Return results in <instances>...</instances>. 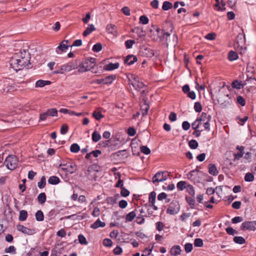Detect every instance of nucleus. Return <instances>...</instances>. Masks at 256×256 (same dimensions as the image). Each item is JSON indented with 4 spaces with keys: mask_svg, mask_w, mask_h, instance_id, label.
<instances>
[{
    "mask_svg": "<svg viewBox=\"0 0 256 256\" xmlns=\"http://www.w3.org/2000/svg\"><path fill=\"white\" fill-rule=\"evenodd\" d=\"M166 172H158L152 178V182L155 184L156 182H160L166 180L168 178L166 174Z\"/></svg>",
    "mask_w": 256,
    "mask_h": 256,
    "instance_id": "obj_7",
    "label": "nucleus"
},
{
    "mask_svg": "<svg viewBox=\"0 0 256 256\" xmlns=\"http://www.w3.org/2000/svg\"><path fill=\"white\" fill-rule=\"evenodd\" d=\"M201 124V123L198 121V120L196 119V121H194L192 124V128L194 130H196L197 128H198L199 127V126Z\"/></svg>",
    "mask_w": 256,
    "mask_h": 256,
    "instance_id": "obj_64",
    "label": "nucleus"
},
{
    "mask_svg": "<svg viewBox=\"0 0 256 256\" xmlns=\"http://www.w3.org/2000/svg\"><path fill=\"white\" fill-rule=\"evenodd\" d=\"M105 226V222H102L100 220V219H98L91 225L90 228L94 229H96L99 227L103 228Z\"/></svg>",
    "mask_w": 256,
    "mask_h": 256,
    "instance_id": "obj_18",
    "label": "nucleus"
},
{
    "mask_svg": "<svg viewBox=\"0 0 256 256\" xmlns=\"http://www.w3.org/2000/svg\"><path fill=\"white\" fill-rule=\"evenodd\" d=\"M208 118L207 114L206 112H203L202 113L201 116L200 118H197L198 120L200 123L202 122H205Z\"/></svg>",
    "mask_w": 256,
    "mask_h": 256,
    "instance_id": "obj_45",
    "label": "nucleus"
},
{
    "mask_svg": "<svg viewBox=\"0 0 256 256\" xmlns=\"http://www.w3.org/2000/svg\"><path fill=\"white\" fill-rule=\"evenodd\" d=\"M68 126L66 124H64L60 128V133L62 134H65L67 133L68 131Z\"/></svg>",
    "mask_w": 256,
    "mask_h": 256,
    "instance_id": "obj_50",
    "label": "nucleus"
},
{
    "mask_svg": "<svg viewBox=\"0 0 256 256\" xmlns=\"http://www.w3.org/2000/svg\"><path fill=\"white\" fill-rule=\"evenodd\" d=\"M76 165L74 163H68L66 168H63V170L70 174L74 173L76 170Z\"/></svg>",
    "mask_w": 256,
    "mask_h": 256,
    "instance_id": "obj_15",
    "label": "nucleus"
},
{
    "mask_svg": "<svg viewBox=\"0 0 256 256\" xmlns=\"http://www.w3.org/2000/svg\"><path fill=\"white\" fill-rule=\"evenodd\" d=\"M51 82L48 80H38L36 83V87L42 88L46 85L50 84Z\"/></svg>",
    "mask_w": 256,
    "mask_h": 256,
    "instance_id": "obj_23",
    "label": "nucleus"
},
{
    "mask_svg": "<svg viewBox=\"0 0 256 256\" xmlns=\"http://www.w3.org/2000/svg\"><path fill=\"white\" fill-rule=\"evenodd\" d=\"M246 84V83L243 84L242 81L237 80H234L232 84V88L238 90L243 88Z\"/></svg>",
    "mask_w": 256,
    "mask_h": 256,
    "instance_id": "obj_14",
    "label": "nucleus"
},
{
    "mask_svg": "<svg viewBox=\"0 0 256 256\" xmlns=\"http://www.w3.org/2000/svg\"><path fill=\"white\" fill-rule=\"evenodd\" d=\"M134 43V40H129L125 42V46L127 48L129 49L132 48V45Z\"/></svg>",
    "mask_w": 256,
    "mask_h": 256,
    "instance_id": "obj_56",
    "label": "nucleus"
},
{
    "mask_svg": "<svg viewBox=\"0 0 256 256\" xmlns=\"http://www.w3.org/2000/svg\"><path fill=\"white\" fill-rule=\"evenodd\" d=\"M181 252L180 248L179 246H174L172 247L170 250V254L172 256L180 254Z\"/></svg>",
    "mask_w": 256,
    "mask_h": 256,
    "instance_id": "obj_24",
    "label": "nucleus"
},
{
    "mask_svg": "<svg viewBox=\"0 0 256 256\" xmlns=\"http://www.w3.org/2000/svg\"><path fill=\"white\" fill-rule=\"evenodd\" d=\"M92 116L96 120H100L104 117V116L100 112L94 111L92 114Z\"/></svg>",
    "mask_w": 256,
    "mask_h": 256,
    "instance_id": "obj_41",
    "label": "nucleus"
},
{
    "mask_svg": "<svg viewBox=\"0 0 256 256\" xmlns=\"http://www.w3.org/2000/svg\"><path fill=\"white\" fill-rule=\"evenodd\" d=\"M186 190L187 192L192 196H194V189L193 188V186L190 185V184H189L188 186H186Z\"/></svg>",
    "mask_w": 256,
    "mask_h": 256,
    "instance_id": "obj_59",
    "label": "nucleus"
},
{
    "mask_svg": "<svg viewBox=\"0 0 256 256\" xmlns=\"http://www.w3.org/2000/svg\"><path fill=\"white\" fill-rule=\"evenodd\" d=\"M242 220L243 218L242 216H238L232 218V221L233 224H238L242 222Z\"/></svg>",
    "mask_w": 256,
    "mask_h": 256,
    "instance_id": "obj_57",
    "label": "nucleus"
},
{
    "mask_svg": "<svg viewBox=\"0 0 256 256\" xmlns=\"http://www.w3.org/2000/svg\"><path fill=\"white\" fill-rule=\"evenodd\" d=\"M234 242L237 244H242L246 243L244 238L240 236H236L233 239Z\"/></svg>",
    "mask_w": 256,
    "mask_h": 256,
    "instance_id": "obj_25",
    "label": "nucleus"
},
{
    "mask_svg": "<svg viewBox=\"0 0 256 256\" xmlns=\"http://www.w3.org/2000/svg\"><path fill=\"white\" fill-rule=\"evenodd\" d=\"M16 228L18 231L21 232L24 234L32 235L35 233V230L34 229L28 228L23 225L18 224L17 225Z\"/></svg>",
    "mask_w": 256,
    "mask_h": 256,
    "instance_id": "obj_10",
    "label": "nucleus"
},
{
    "mask_svg": "<svg viewBox=\"0 0 256 256\" xmlns=\"http://www.w3.org/2000/svg\"><path fill=\"white\" fill-rule=\"evenodd\" d=\"M194 245L196 247H201L203 245L202 240L200 238H196L194 242Z\"/></svg>",
    "mask_w": 256,
    "mask_h": 256,
    "instance_id": "obj_52",
    "label": "nucleus"
},
{
    "mask_svg": "<svg viewBox=\"0 0 256 256\" xmlns=\"http://www.w3.org/2000/svg\"><path fill=\"white\" fill-rule=\"evenodd\" d=\"M241 230L254 231L256 230V220L246 221L243 222L240 227Z\"/></svg>",
    "mask_w": 256,
    "mask_h": 256,
    "instance_id": "obj_5",
    "label": "nucleus"
},
{
    "mask_svg": "<svg viewBox=\"0 0 256 256\" xmlns=\"http://www.w3.org/2000/svg\"><path fill=\"white\" fill-rule=\"evenodd\" d=\"M80 150V148L77 144H73L71 145L70 150L72 152H78Z\"/></svg>",
    "mask_w": 256,
    "mask_h": 256,
    "instance_id": "obj_39",
    "label": "nucleus"
},
{
    "mask_svg": "<svg viewBox=\"0 0 256 256\" xmlns=\"http://www.w3.org/2000/svg\"><path fill=\"white\" fill-rule=\"evenodd\" d=\"M212 85L214 87L209 92V94H210L211 98L216 104L218 100L222 101V99L230 96L229 86L226 85L225 82H221L220 78H218L212 82Z\"/></svg>",
    "mask_w": 256,
    "mask_h": 256,
    "instance_id": "obj_1",
    "label": "nucleus"
},
{
    "mask_svg": "<svg viewBox=\"0 0 256 256\" xmlns=\"http://www.w3.org/2000/svg\"><path fill=\"white\" fill-rule=\"evenodd\" d=\"M96 30V28L94 24H90L88 26L86 30L83 32V36H86L90 34L92 32Z\"/></svg>",
    "mask_w": 256,
    "mask_h": 256,
    "instance_id": "obj_19",
    "label": "nucleus"
},
{
    "mask_svg": "<svg viewBox=\"0 0 256 256\" xmlns=\"http://www.w3.org/2000/svg\"><path fill=\"white\" fill-rule=\"evenodd\" d=\"M148 18L146 16H142L140 18V22L143 24H146L148 22Z\"/></svg>",
    "mask_w": 256,
    "mask_h": 256,
    "instance_id": "obj_49",
    "label": "nucleus"
},
{
    "mask_svg": "<svg viewBox=\"0 0 256 256\" xmlns=\"http://www.w3.org/2000/svg\"><path fill=\"white\" fill-rule=\"evenodd\" d=\"M121 190H121L120 194H121L122 196L124 197H126V196H129L130 192L127 189H126L124 187L121 188Z\"/></svg>",
    "mask_w": 256,
    "mask_h": 256,
    "instance_id": "obj_53",
    "label": "nucleus"
},
{
    "mask_svg": "<svg viewBox=\"0 0 256 256\" xmlns=\"http://www.w3.org/2000/svg\"><path fill=\"white\" fill-rule=\"evenodd\" d=\"M116 200H117L116 198H113V197H108V198H107L106 200L108 204H112V205L116 203Z\"/></svg>",
    "mask_w": 256,
    "mask_h": 256,
    "instance_id": "obj_51",
    "label": "nucleus"
},
{
    "mask_svg": "<svg viewBox=\"0 0 256 256\" xmlns=\"http://www.w3.org/2000/svg\"><path fill=\"white\" fill-rule=\"evenodd\" d=\"M138 60L137 58L134 55H128L124 60V63L128 65H132Z\"/></svg>",
    "mask_w": 256,
    "mask_h": 256,
    "instance_id": "obj_12",
    "label": "nucleus"
},
{
    "mask_svg": "<svg viewBox=\"0 0 256 256\" xmlns=\"http://www.w3.org/2000/svg\"><path fill=\"white\" fill-rule=\"evenodd\" d=\"M186 182L184 181L179 182H178L176 185L178 189L180 190H183L184 188H186Z\"/></svg>",
    "mask_w": 256,
    "mask_h": 256,
    "instance_id": "obj_42",
    "label": "nucleus"
},
{
    "mask_svg": "<svg viewBox=\"0 0 256 256\" xmlns=\"http://www.w3.org/2000/svg\"><path fill=\"white\" fill-rule=\"evenodd\" d=\"M254 177L252 173L248 172L244 176V180L247 182H252L254 180Z\"/></svg>",
    "mask_w": 256,
    "mask_h": 256,
    "instance_id": "obj_33",
    "label": "nucleus"
},
{
    "mask_svg": "<svg viewBox=\"0 0 256 256\" xmlns=\"http://www.w3.org/2000/svg\"><path fill=\"white\" fill-rule=\"evenodd\" d=\"M4 252L6 253H13L15 254H16V249L14 246H10L8 248H6Z\"/></svg>",
    "mask_w": 256,
    "mask_h": 256,
    "instance_id": "obj_48",
    "label": "nucleus"
},
{
    "mask_svg": "<svg viewBox=\"0 0 256 256\" xmlns=\"http://www.w3.org/2000/svg\"><path fill=\"white\" fill-rule=\"evenodd\" d=\"M116 76L115 75H110L106 76L104 79L105 84H110L112 81L115 80Z\"/></svg>",
    "mask_w": 256,
    "mask_h": 256,
    "instance_id": "obj_30",
    "label": "nucleus"
},
{
    "mask_svg": "<svg viewBox=\"0 0 256 256\" xmlns=\"http://www.w3.org/2000/svg\"><path fill=\"white\" fill-rule=\"evenodd\" d=\"M58 114V110L55 108L48 109L46 112L41 114L40 116V119L41 120H44L46 119L47 116H56Z\"/></svg>",
    "mask_w": 256,
    "mask_h": 256,
    "instance_id": "obj_8",
    "label": "nucleus"
},
{
    "mask_svg": "<svg viewBox=\"0 0 256 256\" xmlns=\"http://www.w3.org/2000/svg\"><path fill=\"white\" fill-rule=\"evenodd\" d=\"M226 233L230 236H234L238 234V232L234 230L232 227L228 226L226 228Z\"/></svg>",
    "mask_w": 256,
    "mask_h": 256,
    "instance_id": "obj_38",
    "label": "nucleus"
},
{
    "mask_svg": "<svg viewBox=\"0 0 256 256\" xmlns=\"http://www.w3.org/2000/svg\"><path fill=\"white\" fill-rule=\"evenodd\" d=\"M36 218V220L41 222L44 219V214L40 210H38L35 214Z\"/></svg>",
    "mask_w": 256,
    "mask_h": 256,
    "instance_id": "obj_35",
    "label": "nucleus"
},
{
    "mask_svg": "<svg viewBox=\"0 0 256 256\" xmlns=\"http://www.w3.org/2000/svg\"><path fill=\"white\" fill-rule=\"evenodd\" d=\"M237 102L238 104H240L242 106L246 105L245 99L241 96H238L236 98Z\"/></svg>",
    "mask_w": 256,
    "mask_h": 256,
    "instance_id": "obj_44",
    "label": "nucleus"
},
{
    "mask_svg": "<svg viewBox=\"0 0 256 256\" xmlns=\"http://www.w3.org/2000/svg\"><path fill=\"white\" fill-rule=\"evenodd\" d=\"M95 60V58H91L84 60L81 63L78 61V72H84L90 70L94 66Z\"/></svg>",
    "mask_w": 256,
    "mask_h": 256,
    "instance_id": "obj_3",
    "label": "nucleus"
},
{
    "mask_svg": "<svg viewBox=\"0 0 256 256\" xmlns=\"http://www.w3.org/2000/svg\"><path fill=\"white\" fill-rule=\"evenodd\" d=\"M140 151L142 152L145 154H148L150 153V149L147 147L146 146H141L140 148Z\"/></svg>",
    "mask_w": 256,
    "mask_h": 256,
    "instance_id": "obj_47",
    "label": "nucleus"
},
{
    "mask_svg": "<svg viewBox=\"0 0 256 256\" xmlns=\"http://www.w3.org/2000/svg\"><path fill=\"white\" fill-rule=\"evenodd\" d=\"M78 68V60H76L74 62H70L68 64H64L61 66V70H64L68 72L72 70L76 69Z\"/></svg>",
    "mask_w": 256,
    "mask_h": 256,
    "instance_id": "obj_6",
    "label": "nucleus"
},
{
    "mask_svg": "<svg viewBox=\"0 0 256 256\" xmlns=\"http://www.w3.org/2000/svg\"><path fill=\"white\" fill-rule=\"evenodd\" d=\"M92 214L94 217L98 216L100 214V208L98 207L94 208Z\"/></svg>",
    "mask_w": 256,
    "mask_h": 256,
    "instance_id": "obj_62",
    "label": "nucleus"
},
{
    "mask_svg": "<svg viewBox=\"0 0 256 256\" xmlns=\"http://www.w3.org/2000/svg\"><path fill=\"white\" fill-rule=\"evenodd\" d=\"M218 172L214 164H209V174L213 176H217Z\"/></svg>",
    "mask_w": 256,
    "mask_h": 256,
    "instance_id": "obj_21",
    "label": "nucleus"
},
{
    "mask_svg": "<svg viewBox=\"0 0 256 256\" xmlns=\"http://www.w3.org/2000/svg\"><path fill=\"white\" fill-rule=\"evenodd\" d=\"M132 77H133V81L132 82V84L136 90H140L144 86V84L138 80V77L136 76H132Z\"/></svg>",
    "mask_w": 256,
    "mask_h": 256,
    "instance_id": "obj_11",
    "label": "nucleus"
},
{
    "mask_svg": "<svg viewBox=\"0 0 256 256\" xmlns=\"http://www.w3.org/2000/svg\"><path fill=\"white\" fill-rule=\"evenodd\" d=\"M28 217V212L26 210H22L20 212L18 220L20 221L25 220Z\"/></svg>",
    "mask_w": 256,
    "mask_h": 256,
    "instance_id": "obj_29",
    "label": "nucleus"
},
{
    "mask_svg": "<svg viewBox=\"0 0 256 256\" xmlns=\"http://www.w3.org/2000/svg\"><path fill=\"white\" fill-rule=\"evenodd\" d=\"M216 104H219L220 107L222 108H228L232 103V99L230 96H229L222 99V101L218 100Z\"/></svg>",
    "mask_w": 256,
    "mask_h": 256,
    "instance_id": "obj_9",
    "label": "nucleus"
},
{
    "mask_svg": "<svg viewBox=\"0 0 256 256\" xmlns=\"http://www.w3.org/2000/svg\"><path fill=\"white\" fill-rule=\"evenodd\" d=\"M46 197L44 192L40 193V194H38V201L41 204H43L46 202Z\"/></svg>",
    "mask_w": 256,
    "mask_h": 256,
    "instance_id": "obj_32",
    "label": "nucleus"
},
{
    "mask_svg": "<svg viewBox=\"0 0 256 256\" xmlns=\"http://www.w3.org/2000/svg\"><path fill=\"white\" fill-rule=\"evenodd\" d=\"M238 58V54L234 50H230L228 53V59L230 61H234Z\"/></svg>",
    "mask_w": 256,
    "mask_h": 256,
    "instance_id": "obj_17",
    "label": "nucleus"
},
{
    "mask_svg": "<svg viewBox=\"0 0 256 256\" xmlns=\"http://www.w3.org/2000/svg\"><path fill=\"white\" fill-rule=\"evenodd\" d=\"M185 251L187 252H190L192 250V244L190 243H186L184 246Z\"/></svg>",
    "mask_w": 256,
    "mask_h": 256,
    "instance_id": "obj_55",
    "label": "nucleus"
},
{
    "mask_svg": "<svg viewBox=\"0 0 256 256\" xmlns=\"http://www.w3.org/2000/svg\"><path fill=\"white\" fill-rule=\"evenodd\" d=\"M143 53L148 58H152L154 54V50L148 48H144Z\"/></svg>",
    "mask_w": 256,
    "mask_h": 256,
    "instance_id": "obj_37",
    "label": "nucleus"
},
{
    "mask_svg": "<svg viewBox=\"0 0 256 256\" xmlns=\"http://www.w3.org/2000/svg\"><path fill=\"white\" fill-rule=\"evenodd\" d=\"M172 8V4L170 2L165 1L164 2L162 6V9L164 10H168L170 9H171Z\"/></svg>",
    "mask_w": 256,
    "mask_h": 256,
    "instance_id": "obj_34",
    "label": "nucleus"
},
{
    "mask_svg": "<svg viewBox=\"0 0 256 256\" xmlns=\"http://www.w3.org/2000/svg\"><path fill=\"white\" fill-rule=\"evenodd\" d=\"M175 206H176V203L172 202L167 209V212L172 215L176 214L178 210L174 208Z\"/></svg>",
    "mask_w": 256,
    "mask_h": 256,
    "instance_id": "obj_22",
    "label": "nucleus"
},
{
    "mask_svg": "<svg viewBox=\"0 0 256 256\" xmlns=\"http://www.w3.org/2000/svg\"><path fill=\"white\" fill-rule=\"evenodd\" d=\"M106 29L107 32L110 34L115 35L118 33L116 27L113 24H110L108 25Z\"/></svg>",
    "mask_w": 256,
    "mask_h": 256,
    "instance_id": "obj_16",
    "label": "nucleus"
},
{
    "mask_svg": "<svg viewBox=\"0 0 256 256\" xmlns=\"http://www.w3.org/2000/svg\"><path fill=\"white\" fill-rule=\"evenodd\" d=\"M188 145L192 149H196L198 146V142L196 140H192L189 142Z\"/></svg>",
    "mask_w": 256,
    "mask_h": 256,
    "instance_id": "obj_43",
    "label": "nucleus"
},
{
    "mask_svg": "<svg viewBox=\"0 0 256 256\" xmlns=\"http://www.w3.org/2000/svg\"><path fill=\"white\" fill-rule=\"evenodd\" d=\"M102 44L100 43L95 44L92 48V50L94 52H99L102 49Z\"/></svg>",
    "mask_w": 256,
    "mask_h": 256,
    "instance_id": "obj_46",
    "label": "nucleus"
},
{
    "mask_svg": "<svg viewBox=\"0 0 256 256\" xmlns=\"http://www.w3.org/2000/svg\"><path fill=\"white\" fill-rule=\"evenodd\" d=\"M136 216V210L126 214V222H132Z\"/></svg>",
    "mask_w": 256,
    "mask_h": 256,
    "instance_id": "obj_27",
    "label": "nucleus"
},
{
    "mask_svg": "<svg viewBox=\"0 0 256 256\" xmlns=\"http://www.w3.org/2000/svg\"><path fill=\"white\" fill-rule=\"evenodd\" d=\"M118 67L119 64L118 62L114 64L110 63L104 66V69L106 70H112L118 68Z\"/></svg>",
    "mask_w": 256,
    "mask_h": 256,
    "instance_id": "obj_20",
    "label": "nucleus"
},
{
    "mask_svg": "<svg viewBox=\"0 0 256 256\" xmlns=\"http://www.w3.org/2000/svg\"><path fill=\"white\" fill-rule=\"evenodd\" d=\"M56 234L58 236L64 238L66 236V232L64 229L62 228L57 232Z\"/></svg>",
    "mask_w": 256,
    "mask_h": 256,
    "instance_id": "obj_63",
    "label": "nucleus"
},
{
    "mask_svg": "<svg viewBox=\"0 0 256 256\" xmlns=\"http://www.w3.org/2000/svg\"><path fill=\"white\" fill-rule=\"evenodd\" d=\"M60 182V178L56 176H52L49 178L48 180V183L51 184H58Z\"/></svg>",
    "mask_w": 256,
    "mask_h": 256,
    "instance_id": "obj_28",
    "label": "nucleus"
},
{
    "mask_svg": "<svg viewBox=\"0 0 256 256\" xmlns=\"http://www.w3.org/2000/svg\"><path fill=\"white\" fill-rule=\"evenodd\" d=\"M149 108V106L146 102L141 106L142 114L143 116L147 114Z\"/></svg>",
    "mask_w": 256,
    "mask_h": 256,
    "instance_id": "obj_31",
    "label": "nucleus"
},
{
    "mask_svg": "<svg viewBox=\"0 0 256 256\" xmlns=\"http://www.w3.org/2000/svg\"><path fill=\"white\" fill-rule=\"evenodd\" d=\"M30 54L26 50H23L18 53L15 54L10 60L11 67L18 71L23 69L30 64Z\"/></svg>",
    "mask_w": 256,
    "mask_h": 256,
    "instance_id": "obj_2",
    "label": "nucleus"
},
{
    "mask_svg": "<svg viewBox=\"0 0 256 256\" xmlns=\"http://www.w3.org/2000/svg\"><path fill=\"white\" fill-rule=\"evenodd\" d=\"M5 163L8 168L9 170H13L15 169L18 164L16 157L14 156H9L6 158Z\"/></svg>",
    "mask_w": 256,
    "mask_h": 256,
    "instance_id": "obj_4",
    "label": "nucleus"
},
{
    "mask_svg": "<svg viewBox=\"0 0 256 256\" xmlns=\"http://www.w3.org/2000/svg\"><path fill=\"white\" fill-rule=\"evenodd\" d=\"M101 139L100 134L96 131H94L92 134V140L94 142H97Z\"/></svg>",
    "mask_w": 256,
    "mask_h": 256,
    "instance_id": "obj_36",
    "label": "nucleus"
},
{
    "mask_svg": "<svg viewBox=\"0 0 256 256\" xmlns=\"http://www.w3.org/2000/svg\"><path fill=\"white\" fill-rule=\"evenodd\" d=\"M240 201H235L232 204V206L233 208L238 210L240 208Z\"/></svg>",
    "mask_w": 256,
    "mask_h": 256,
    "instance_id": "obj_60",
    "label": "nucleus"
},
{
    "mask_svg": "<svg viewBox=\"0 0 256 256\" xmlns=\"http://www.w3.org/2000/svg\"><path fill=\"white\" fill-rule=\"evenodd\" d=\"M78 241L80 244H87V241L86 240V238L83 235L80 234L78 236Z\"/></svg>",
    "mask_w": 256,
    "mask_h": 256,
    "instance_id": "obj_54",
    "label": "nucleus"
},
{
    "mask_svg": "<svg viewBox=\"0 0 256 256\" xmlns=\"http://www.w3.org/2000/svg\"><path fill=\"white\" fill-rule=\"evenodd\" d=\"M194 108L196 112H200L202 110V107L200 104L198 102H196L194 104Z\"/></svg>",
    "mask_w": 256,
    "mask_h": 256,
    "instance_id": "obj_58",
    "label": "nucleus"
},
{
    "mask_svg": "<svg viewBox=\"0 0 256 256\" xmlns=\"http://www.w3.org/2000/svg\"><path fill=\"white\" fill-rule=\"evenodd\" d=\"M68 42V40H64L60 44V46L56 48V52L58 53V50L62 52H66L68 48L67 44Z\"/></svg>",
    "mask_w": 256,
    "mask_h": 256,
    "instance_id": "obj_13",
    "label": "nucleus"
},
{
    "mask_svg": "<svg viewBox=\"0 0 256 256\" xmlns=\"http://www.w3.org/2000/svg\"><path fill=\"white\" fill-rule=\"evenodd\" d=\"M112 241L108 238H105L103 241V244L106 246H112Z\"/></svg>",
    "mask_w": 256,
    "mask_h": 256,
    "instance_id": "obj_61",
    "label": "nucleus"
},
{
    "mask_svg": "<svg viewBox=\"0 0 256 256\" xmlns=\"http://www.w3.org/2000/svg\"><path fill=\"white\" fill-rule=\"evenodd\" d=\"M46 184V179L44 176H42L41 178L40 182L38 184V186L40 188H44Z\"/></svg>",
    "mask_w": 256,
    "mask_h": 256,
    "instance_id": "obj_40",
    "label": "nucleus"
},
{
    "mask_svg": "<svg viewBox=\"0 0 256 256\" xmlns=\"http://www.w3.org/2000/svg\"><path fill=\"white\" fill-rule=\"evenodd\" d=\"M156 198V193L154 192H152L149 194L148 202L151 205L154 204Z\"/></svg>",
    "mask_w": 256,
    "mask_h": 256,
    "instance_id": "obj_26",
    "label": "nucleus"
}]
</instances>
